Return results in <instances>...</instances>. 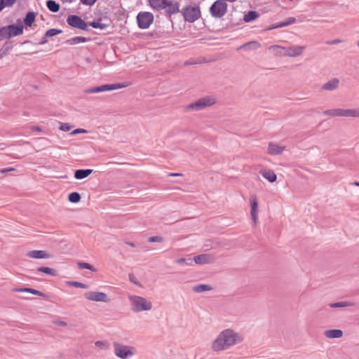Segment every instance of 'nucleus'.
I'll return each instance as SVG.
<instances>
[{"instance_id": "19", "label": "nucleus", "mask_w": 359, "mask_h": 359, "mask_svg": "<svg viewBox=\"0 0 359 359\" xmlns=\"http://www.w3.org/2000/svg\"><path fill=\"white\" fill-rule=\"evenodd\" d=\"M260 174L264 178H265L266 180L271 183L274 182L277 179L276 173L273 170L269 169L261 170Z\"/></svg>"}, {"instance_id": "57", "label": "nucleus", "mask_w": 359, "mask_h": 359, "mask_svg": "<svg viewBox=\"0 0 359 359\" xmlns=\"http://www.w3.org/2000/svg\"><path fill=\"white\" fill-rule=\"evenodd\" d=\"M5 55H6L4 54V53H3V51L0 49V59L4 57Z\"/></svg>"}, {"instance_id": "35", "label": "nucleus", "mask_w": 359, "mask_h": 359, "mask_svg": "<svg viewBox=\"0 0 359 359\" xmlns=\"http://www.w3.org/2000/svg\"><path fill=\"white\" fill-rule=\"evenodd\" d=\"M8 29V26L0 27V40L11 38Z\"/></svg>"}, {"instance_id": "15", "label": "nucleus", "mask_w": 359, "mask_h": 359, "mask_svg": "<svg viewBox=\"0 0 359 359\" xmlns=\"http://www.w3.org/2000/svg\"><path fill=\"white\" fill-rule=\"evenodd\" d=\"M339 86V80L337 78L332 79L322 86V89L327 91L337 90Z\"/></svg>"}, {"instance_id": "24", "label": "nucleus", "mask_w": 359, "mask_h": 359, "mask_svg": "<svg viewBox=\"0 0 359 359\" xmlns=\"http://www.w3.org/2000/svg\"><path fill=\"white\" fill-rule=\"evenodd\" d=\"M261 46L260 43L257 41H250L248 43H246L241 46L239 48L240 49H245V50H257Z\"/></svg>"}, {"instance_id": "21", "label": "nucleus", "mask_w": 359, "mask_h": 359, "mask_svg": "<svg viewBox=\"0 0 359 359\" xmlns=\"http://www.w3.org/2000/svg\"><path fill=\"white\" fill-rule=\"evenodd\" d=\"M93 172L91 169H80L75 171L74 177L77 180H82L89 176Z\"/></svg>"}, {"instance_id": "10", "label": "nucleus", "mask_w": 359, "mask_h": 359, "mask_svg": "<svg viewBox=\"0 0 359 359\" xmlns=\"http://www.w3.org/2000/svg\"><path fill=\"white\" fill-rule=\"evenodd\" d=\"M305 48L306 46H283V49L285 52L283 53V56L292 57H298L303 53Z\"/></svg>"}, {"instance_id": "16", "label": "nucleus", "mask_w": 359, "mask_h": 359, "mask_svg": "<svg viewBox=\"0 0 359 359\" xmlns=\"http://www.w3.org/2000/svg\"><path fill=\"white\" fill-rule=\"evenodd\" d=\"M27 256L33 259H47L50 255L44 250H31L27 253Z\"/></svg>"}, {"instance_id": "23", "label": "nucleus", "mask_w": 359, "mask_h": 359, "mask_svg": "<svg viewBox=\"0 0 359 359\" xmlns=\"http://www.w3.org/2000/svg\"><path fill=\"white\" fill-rule=\"evenodd\" d=\"M295 22H296V18L294 17H290L286 20L274 25L272 28H273V29L280 28V27H286V26L292 25Z\"/></svg>"}, {"instance_id": "34", "label": "nucleus", "mask_w": 359, "mask_h": 359, "mask_svg": "<svg viewBox=\"0 0 359 359\" xmlns=\"http://www.w3.org/2000/svg\"><path fill=\"white\" fill-rule=\"evenodd\" d=\"M90 25L95 29H104L107 27V25L102 23V20L98 19L97 20H94L90 23Z\"/></svg>"}, {"instance_id": "51", "label": "nucleus", "mask_w": 359, "mask_h": 359, "mask_svg": "<svg viewBox=\"0 0 359 359\" xmlns=\"http://www.w3.org/2000/svg\"><path fill=\"white\" fill-rule=\"evenodd\" d=\"M15 170V168H3L0 170L1 173H6L7 172L13 171Z\"/></svg>"}, {"instance_id": "6", "label": "nucleus", "mask_w": 359, "mask_h": 359, "mask_svg": "<svg viewBox=\"0 0 359 359\" xmlns=\"http://www.w3.org/2000/svg\"><path fill=\"white\" fill-rule=\"evenodd\" d=\"M114 354L121 358L128 359L134 355V347L121 344L118 342L114 343Z\"/></svg>"}, {"instance_id": "50", "label": "nucleus", "mask_w": 359, "mask_h": 359, "mask_svg": "<svg viewBox=\"0 0 359 359\" xmlns=\"http://www.w3.org/2000/svg\"><path fill=\"white\" fill-rule=\"evenodd\" d=\"M341 42V41L340 39H334V40H332V41H327L326 42V43L329 44V45H332V44H337V43H339Z\"/></svg>"}, {"instance_id": "18", "label": "nucleus", "mask_w": 359, "mask_h": 359, "mask_svg": "<svg viewBox=\"0 0 359 359\" xmlns=\"http://www.w3.org/2000/svg\"><path fill=\"white\" fill-rule=\"evenodd\" d=\"M284 149V147H282L278 144L269 143L268 147V152L272 155H278L280 154L283 151Z\"/></svg>"}, {"instance_id": "31", "label": "nucleus", "mask_w": 359, "mask_h": 359, "mask_svg": "<svg viewBox=\"0 0 359 359\" xmlns=\"http://www.w3.org/2000/svg\"><path fill=\"white\" fill-rule=\"evenodd\" d=\"M47 8L53 13H56L60 10V5L54 0H48L46 1Z\"/></svg>"}, {"instance_id": "1", "label": "nucleus", "mask_w": 359, "mask_h": 359, "mask_svg": "<svg viewBox=\"0 0 359 359\" xmlns=\"http://www.w3.org/2000/svg\"><path fill=\"white\" fill-rule=\"evenodd\" d=\"M243 340V338L239 332L226 328L221 331L212 341L211 349L215 353L223 352L241 343Z\"/></svg>"}, {"instance_id": "40", "label": "nucleus", "mask_w": 359, "mask_h": 359, "mask_svg": "<svg viewBox=\"0 0 359 359\" xmlns=\"http://www.w3.org/2000/svg\"><path fill=\"white\" fill-rule=\"evenodd\" d=\"M67 285H68L69 286H74L75 287H80V288H83V289L88 288L87 285L80 283V282H78V281H67Z\"/></svg>"}, {"instance_id": "39", "label": "nucleus", "mask_w": 359, "mask_h": 359, "mask_svg": "<svg viewBox=\"0 0 359 359\" xmlns=\"http://www.w3.org/2000/svg\"><path fill=\"white\" fill-rule=\"evenodd\" d=\"M68 199L72 203H78L81 200V196L78 192H72L69 195Z\"/></svg>"}, {"instance_id": "3", "label": "nucleus", "mask_w": 359, "mask_h": 359, "mask_svg": "<svg viewBox=\"0 0 359 359\" xmlns=\"http://www.w3.org/2000/svg\"><path fill=\"white\" fill-rule=\"evenodd\" d=\"M182 14L184 20L189 22H194L201 18V9L198 5H189L182 10Z\"/></svg>"}, {"instance_id": "52", "label": "nucleus", "mask_w": 359, "mask_h": 359, "mask_svg": "<svg viewBox=\"0 0 359 359\" xmlns=\"http://www.w3.org/2000/svg\"><path fill=\"white\" fill-rule=\"evenodd\" d=\"M13 291L17 292H25V287L24 288H14V289H13Z\"/></svg>"}, {"instance_id": "41", "label": "nucleus", "mask_w": 359, "mask_h": 359, "mask_svg": "<svg viewBox=\"0 0 359 359\" xmlns=\"http://www.w3.org/2000/svg\"><path fill=\"white\" fill-rule=\"evenodd\" d=\"M62 33V30L57 29H50L46 32V37H52Z\"/></svg>"}, {"instance_id": "36", "label": "nucleus", "mask_w": 359, "mask_h": 359, "mask_svg": "<svg viewBox=\"0 0 359 359\" xmlns=\"http://www.w3.org/2000/svg\"><path fill=\"white\" fill-rule=\"evenodd\" d=\"M16 0H0V11L5 7H11L14 5Z\"/></svg>"}, {"instance_id": "42", "label": "nucleus", "mask_w": 359, "mask_h": 359, "mask_svg": "<svg viewBox=\"0 0 359 359\" xmlns=\"http://www.w3.org/2000/svg\"><path fill=\"white\" fill-rule=\"evenodd\" d=\"M13 48V44L11 41H6L1 50L6 55Z\"/></svg>"}, {"instance_id": "45", "label": "nucleus", "mask_w": 359, "mask_h": 359, "mask_svg": "<svg viewBox=\"0 0 359 359\" xmlns=\"http://www.w3.org/2000/svg\"><path fill=\"white\" fill-rule=\"evenodd\" d=\"M71 126L68 123H61L60 129L62 131H69L71 130Z\"/></svg>"}, {"instance_id": "8", "label": "nucleus", "mask_w": 359, "mask_h": 359, "mask_svg": "<svg viewBox=\"0 0 359 359\" xmlns=\"http://www.w3.org/2000/svg\"><path fill=\"white\" fill-rule=\"evenodd\" d=\"M154 21V15L149 12H140L137 15V22L140 29H145L149 27Z\"/></svg>"}, {"instance_id": "20", "label": "nucleus", "mask_w": 359, "mask_h": 359, "mask_svg": "<svg viewBox=\"0 0 359 359\" xmlns=\"http://www.w3.org/2000/svg\"><path fill=\"white\" fill-rule=\"evenodd\" d=\"M324 334L328 339H338L343 336V332L337 329L328 330L325 331Z\"/></svg>"}, {"instance_id": "47", "label": "nucleus", "mask_w": 359, "mask_h": 359, "mask_svg": "<svg viewBox=\"0 0 359 359\" xmlns=\"http://www.w3.org/2000/svg\"><path fill=\"white\" fill-rule=\"evenodd\" d=\"M81 2L86 6H92L93 5L97 0H80Z\"/></svg>"}, {"instance_id": "61", "label": "nucleus", "mask_w": 359, "mask_h": 359, "mask_svg": "<svg viewBox=\"0 0 359 359\" xmlns=\"http://www.w3.org/2000/svg\"><path fill=\"white\" fill-rule=\"evenodd\" d=\"M354 185L359 187V182H355Z\"/></svg>"}, {"instance_id": "49", "label": "nucleus", "mask_w": 359, "mask_h": 359, "mask_svg": "<svg viewBox=\"0 0 359 359\" xmlns=\"http://www.w3.org/2000/svg\"><path fill=\"white\" fill-rule=\"evenodd\" d=\"M129 279H130V282L133 283L136 285H140L139 282L137 280V279H136V278L135 277L134 275L130 274L129 275Z\"/></svg>"}, {"instance_id": "9", "label": "nucleus", "mask_w": 359, "mask_h": 359, "mask_svg": "<svg viewBox=\"0 0 359 359\" xmlns=\"http://www.w3.org/2000/svg\"><path fill=\"white\" fill-rule=\"evenodd\" d=\"M69 25L72 27L80 29L81 30H88L87 23L79 16L70 15L67 19Z\"/></svg>"}, {"instance_id": "26", "label": "nucleus", "mask_w": 359, "mask_h": 359, "mask_svg": "<svg viewBox=\"0 0 359 359\" xmlns=\"http://www.w3.org/2000/svg\"><path fill=\"white\" fill-rule=\"evenodd\" d=\"M36 18V14L34 12L29 11L27 13L24 23L26 26L31 27Z\"/></svg>"}, {"instance_id": "5", "label": "nucleus", "mask_w": 359, "mask_h": 359, "mask_svg": "<svg viewBox=\"0 0 359 359\" xmlns=\"http://www.w3.org/2000/svg\"><path fill=\"white\" fill-rule=\"evenodd\" d=\"M215 103V99L212 97H202L195 102L191 103L186 107L187 111H199L207 107L212 106Z\"/></svg>"}, {"instance_id": "11", "label": "nucleus", "mask_w": 359, "mask_h": 359, "mask_svg": "<svg viewBox=\"0 0 359 359\" xmlns=\"http://www.w3.org/2000/svg\"><path fill=\"white\" fill-rule=\"evenodd\" d=\"M85 298L94 302H108L109 301L107 294L102 292L89 291L84 294Z\"/></svg>"}, {"instance_id": "17", "label": "nucleus", "mask_w": 359, "mask_h": 359, "mask_svg": "<svg viewBox=\"0 0 359 359\" xmlns=\"http://www.w3.org/2000/svg\"><path fill=\"white\" fill-rule=\"evenodd\" d=\"M8 32H10L9 35L11 36V37L19 36L23 33V26L21 25H8Z\"/></svg>"}, {"instance_id": "56", "label": "nucleus", "mask_w": 359, "mask_h": 359, "mask_svg": "<svg viewBox=\"0 0 359 359\" xmlns=\"http://www.w3.org/2000/svg\"><path fill=\"white\" fill-rule=\"evenodd\" d=\"M32 130H36V131H41V128L39 127V126H32Z\"/></svg>"}, {"instance_id": "60", "label": "nucleus", "mask_w": 359, "mask_h": 359, "mask_svg": "<svg viewBox=\"0 0 359 359\" xmlns=\"http://www.w3.org/2000/svg\"><path fill=\"white\" fill-rule=\"evenodd\" d=\"M63 2L72 3L74 0H62Z\"/></svg>"}, {"instance_id": "37", "label": "nucleus", "mask_w": 359, "mask_h": 359, "mask_svg": "<svg viewBox=\"0 0 359 359\" xmlns=\"http://www.w3.org/2000/svg\"><path fill=\"white\" fill-rule=\"evenodd\" d=\"M77 265H78V267L80 269H89L92 271H95L96 269L95 268L90 264L89 263H87V262H79L77 263Z\"/></svg>"}, {"instance_id": "44", "label": "nucleus", "mask_w": 359, "mask_h": 359, "mask_svg": "<svg viewBox=\"0 0 359 359\" xmlns=\"http://www.w3.org/2000/svg\"><path fill=\"white\" fill-rule=\"evenodd\" d=\"M95 345L103 350H106L109 348V344L104 341H97Z\"/></svg>"}, {"instance_id": "59", "label": "nucleus", "mask_w": 359, "mask_h": 359, "mask_svg": "<svg viewBox=\"0 0 359 359\" xmlns=\"http://www.w3.org/2000/svg\"><path fill=\"white\" fill-rule=\"evenodd\" d=\"M128 245L131 246V247H134L135 246V243H132V242H127L126 243Z\"/></svg>"}, {"instance_id": "2", "label": "nucleus", "mask_w": 359, "mask_h": 359, "mask_svg": "<svg viewBox=\"0 0 359 359\" xmlns=\"http://www.w3.org/2000/svg\"><path fill=\"white\" fill-rule=\"evenodd\" d=\"M128 300L131 310L135 313L150 311L152 303L146 298L137 295H129Z\"/></svg>"}, {"instance_id": "14", "label": "nucleus", "mask_w": 359, "mask_h": 359, "mask_svg": "<svg viewBox=\"0 0 359 359\" xmlns=\"http://www.w3.org/2000/svg\"><path fill=\"white\" fill-rule=\"evenodd\" d=\"M250 215L252 217V219L253 220L254 223L256 224L257 222V208H258V202L257 199L255 195H251L250 197Z\"/></svg>"}, {"instance_id": "27", "label": "nucleus", "mask_w": 359, "mask_h": 359, "mask_svg": "<svg viewBox=\"0 0 359 359\" xmlns=\"http://www.w3.org/2000/svg\"><path fill=\"white\" fill-rule=\"evenodd\" d=\"M88 39L83 36H75L66 41V43L69 45H75L81 43L86 42Z\"/></svg>"}, {"instance_id": "53", "label": "nucleus", "mask_w": 359, "mask_h": 359, "mask_svg": "<svg viewBox=\"0 0 359 359\" xmlns=\"http://www.w3.org/2000/svg\"><path fill=\"white\" fill-rule=\"evenodd\" d=\"M185 261H186V259L184 258H180V259H176L175 262L178 263V264H183L185 262Z\"/></svg>"}, {"instance_id": "55", "label": "nucleus", "mask_w": 359, "mask_h": 359, "mask_svg": "<svg viewBox=\"0 0 359 359\" xmlns=\"http://www.w3.org/2000/svg\"><path fill=\"white\" fill-rule=\"evenodd\" d=\"M47 43V37H46V34L44 35V36L43 37L41 41L40 42V44H44Z\"/></svg>"}, {"instance_id": "4", "label": "nucleus", "mask_w": 359, "mask_h": 359, "mask_svg": "<svg viewBox=\"0 0 359 359\" xmlns=\"http://www.w3.org/2000/svg\"><path fill=\"white\" fill-rule=\"evenodd\" d=\"M130 85V83L125 82L123 83H111V84H104L100 86H96L93 88H90L84 90V93L86 94L91 93H98L104 91L109 90H114L123 88L128 87Z\"/></svg>"}, {"instance_id": "54", "label": "nucleus", "mask_w": 359, "mask_h": 359, "mask_svg": "<svg viewBox=\"0 0 359 359\" xmlns=\"http://www.w3.org/2000/svg\"><path fill=\"white\" fill-rule=\"evenodd\" d=\"M182 173H170L168 174V176H171V177H177V176H182Z\"/></svg>"}, {"instance_id": "30", "label": "nucleus", "mask_w": 359, "mask_h": 359, "mask_svg": "<svg viewBox=\"0 0 359 359\" xmlns=\"http://www.w3.org/2000/svg\"><path fill=\"white\" fill-rule=\"evenodd\" d=\"M259 16V15L257 11H251L244 15L243 20L246 22H251L258 18Z\"/></svg>"}, {"instance_id": "22", "label": "nucleus", "mask_w": 359, "mask_h": 359, "mask_svg": "<svg viewBox=\"0 0 359 359\" xmlns=\"http://www.w3.org/2000/svg\"><path fill=\"white\" fill-rule=\"evenodd\" d=\"M149 5L156 10L163 9L166 0H148Z\"/></svg>"}, {"instance_id": "43", "label": "nucleus", "mask_w": 359, "mask_h": 359, "mask_svg": "<svg viewBox=\"0 0 359 359\" xmlns=\"http://www.w3.org/2000/svg\"><path fill=\"white\" fill-rule=\"evenodd\" d=\"M25 292H29V293H31V294H36V295H38V296H40V297H44L45 294L39 291V290H36L35 289H33V288H29V287H25Z\"/></svg>"}, {"instance_id": "29", "label": "nucleus", "mask_w": 359, "mask_h": 359, "mask_svg": "<svg viewBox=\"0 0 359 359\" xmlns=\"http://www.w3.org/2000/svg\"><path fill=\"white\" fill-rule=\"evenodd\" d=\"M193 291L197 293H201L206 291H210L212 290V287L205 284H199L196 285L192 288Z\"/></svg>"}, {"instance_id": "38", "label": "nucleus", "mask_w": 359, "mask_h": 359, "mask_svg": "<svg viewBox=\"0 0 359 359\" xmlns=\"http://www.w3.org/2000/svg\"><path fill=\"white\" fill-rule=\"evenodd\" d=\"M37 271L53 276H56L55 271L49 267L41 266L37 269Z\"/></svg>"}, {"instance_id": "25", "label": "nucleus", "mask_w": 359, "mask_h": 359, "mask_svg": "<svg viewBox=\"0 0 359 359\" xmlns=\"http://www.w3.org/2000/svg\"><path fill=\"white\" fill-rule=\"evenodd\" d=\"M344 109H327L323 111V114L326 116H343Z\"/></svg>"}, {"instance_id": "13", "label": "nucleus", "mask_w": 359, "mask_h": 359, "mask_svg": "<svg viewBox=\"0 0 359 359\" xmlns=\"http://www.w3.org/2000/svg\"><path fill=\"white\" fill-rule=\"evenodd\" d=\"M194 261L196 264H210L214 262V257L211 255L201 254L194 257Z\"/></svg>"}, {"instance_id": "62", "label": "nucleus", "mask_w": 359, "mask_h": 359, "mask_svg": "<svg viewBox=\"0 0 359 359\" xmlns=\"http://www.w3.org/2000/svg\"><path fill=\"white\" fill-rule=\"evenodd\" d=\"M357 44H358V46L359 47V41H358Z\"/></svg>"}, {"instance_id": "33", "label": "nucleus", "mask_w": 359, "mask_h": 359, "mask_svg": "<svg viewBox=\"0 0 359 359\" xmlns=\"http://www.w3.org/2000/svg\"><path fill=\"white\" fill-rule=\"evenodd\" d=\"M355 304L351 302H339L336 303H332L330 304V306L331 308H342V307H347V306H353Z\"/></svg>"}, {"instance_id": "28", "label": "nucleus", "mask_w": 359, "mask_h": 359, "mask_svg": "<svg viewBox=\"0 0 359 359\" xmlns=\"http://www.w3.org/2000/svg\"><path fill=\"white\" fill-rule=\"evenodd\" d=\"M344 117H359V108L344 109Z\"/></svg>"}, {"instance_id": "58", "label": "nucleus", "mask_w": 359, "mask_h": 359, "mask_svg": "<svg viewBox=\"0 0 359 359\" xmlns=\"http://www.w3.org/2000/svg\"><path fill=\"white\" fill-rule=\"evenodd\" d=\"M60 325H62V326H65L67 325V323L64 321H60L59 323H58Z\"/></svg>"}, {"instance_id": "12", "label": "nucleus", "mask_w": 359, "mask_h": 359, "mask_svg": "<svg viewBox=\"0 0 359 359\" xmlns=\"http://www.w3.org/2000/svg\"><path fill=\"white\" fill-rule=\"evenodd\" d=\"M163 9L170 15L180 12V4L175 1H167L164 5Z\"/></svg>"}, {"instance_id": "48", "label": "nucleus", "mask_w": 359, "mask_h": 359, "mask_svg": "<svg viewBox=\"0 0 359 359\" xmlns=\"http://www.w3.org/2000/svg\"><path fill=\"white\" fill-rule=\"evenodd\" d=\"M87 133V130H86L84 129H81V128H78V129H75L72 132H71V135H76L79 133Z\"/></svg>"}, {"instance_id": "32", "label": "nucleus", "mask_w": 359, "mask_h": 359, "mask_svg": "<svg viewBox=\"0 0 359 359\" xmlns=\"http://www.w3.org/2000/svg\"><path fill=\"white\" fill-rule=\"evenodd\" d=\"M283 46L279 45H272L270 46L268 49L275 55H283L282 50H283Z\"/></svg>"}, {"instance_id": "46", "label": "nucleus", "mask_w": 359, "mask_h": 359, "mask_svg": "<svg viewBox=\"0 0 359 359\" xmlns=\"http://www.w3.org/2000/svg\"><path fill=\"white\" fill-rule=\"evenodd\" d=\"M163 241V238L160 236H151L149 237L148 239L149 242L153 243V242H161Z\"/></svg>"}, {"instance_id": "7", "label": "nucleus", "mask_w": 359, "mask_h": 359, "mask_svg": "<svg viewBox=\"0 0 359 359\" xmlns=\"http://www.w3.org/2000/svg\"><path fill=\"white\" fill-rule=\"evenodd\" d=\"M227 11V4L223 0L215 1L210 8V13L215 18L223 17Z\"/></svg>"}]
</instances>
